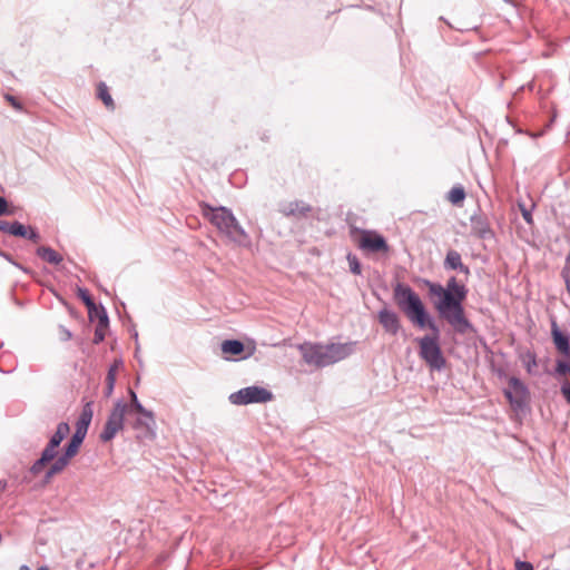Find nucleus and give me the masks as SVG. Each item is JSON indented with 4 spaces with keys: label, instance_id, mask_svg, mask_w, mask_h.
Listing matches in <instances>:
<instances>
[{
    "label": "nucleus",
    "instance_id": "0eeeda50",
    "mask_svg": "<svg viewBox=\"0 0 570 570\" xmlns=\"http://www.w3.org/2000/svg\"><path fill=\"white\" fill-rule=\"evenodd\" d=\"M128 412V404L119 400L115 403L105 428L100 433V440L104 442L111 441L116 434L124 429L125 415Z\"/></svg>",
    "mask_w": 570,
    "mask_h": 570
},
{
    "label": "nucleus",
    "instance_id": "f3484780",
    "mask_svg": "<svg viewBox=\"0 0 570 570\" xmlns=\"http://www.w3.org/2000/svg\"><path fill=\"white\" fill-rule=\"evenodd\" d=\"M134 429H142L146 432H153L155 426V417L151 411H148L147 414H138L137 419L132 424Z\"/></svg>",
    "mask_w": 570,
    "mask_h": 570
},
{
    "label": "nucleus",
    "instance_id": "72a5a7b5",
    "mask_svg": "<svg viewBox=\"0 0 570 570\" xmlns=\"http://www.w3.org/2000/svg\"><path fill=\"white\" fill-rule=\"evenodd\" d=\"M11 214H12V210L9 209L8 202L6 200V198L0 196V216L11 215Z\"/></svg>",
    "mask_w": 570,
    "mask_h": 570
},
{
    "label": "nucleus",
    "instance_id": "37998d69",
    "mask_svg": "<svg viewBox=\"0 0 570 570\" xmlns=\"http://www.w3.org/2000/svg\"><path fill=\"white\" fill-rule=\"evenodd\" d=\"M566 263H567L568 265H570V249H569V253H568V255H567V257H566Z\"/></svg>",
    "mask_w": 570,
    "mask_h": 570
},
{
    "label": "nucleus",
    "instance_id": "c85d7f7f",
    "mask_svg": "<svg viewBox=\"0 0 570 570\" xmlns=\"http://www.w3.org/2000/svg\"><path fill=\"white\" fill-rule=\"evenodd\" d=\"M347 262H348L350 271L355 275H360L362 269H361V264H360L357 257L355 255L348 254Z\"/></svg>",
    "mask_w": 570,
    "mask_h": 570
},
{
    "label": "nucleus",
    "instance_id": "6ab92c4d",
    "mask_svg": "<svg viewBox=\"0 0 570 570\" xmlns=\"http://www.w3.org/2000/svg\"><path fill=\"white\" fill-rule=\"evenodd\" d=\"M71 456H66V453L63 452L62 455L56 459V461L51 464L49 470L46 473V480H50L55 474L60 473L66 469V466L69 464V461L71 460Z\"/></svg>",
    "mask_w": 570,
    "mask_h": 570
},
{
    "label": "nucleus",
    "instance_id": "ddd939ff",
    "mask_svg": "<svg viewBox=\"0 0 570 570\" xmlns=\"http://www.w3.org/2000/svg\"><path fill=\"white\" fill-rule=\"evenodd\" d=\"M58 448L51 444H47L43 449L41 456L31 465L30 472L33 475H38L45 468L46 464L56 459L58 454Z\"/></svg>",
    "mask_w": 570,
    "mask_h": 570
},
{
    "label": "nucleus",
    "instance_id": "a878e982",
    "mask_svg": "<svg viewBox=\"0 0 570 570\" xmlns=\"http://www.w3.org/2000/svg\"><path fill=\"white\" fill-rule=\"evenodd\" d=\"M98 97L107 108L114 109V100L108 91V87L104 82H100L98 86Z\"/></svg>",
    "mask_w": 570,
    "mask_h": 570
},
{
    "label": "nucleus",
    "instance_id": "473e14b6",
    "mask_svg": "<svg viewBox=\"0 0 570 570\" xmlns=\"http://www.w3.org/2000/svg\"><path fill=\"white\" fill-rule=\"evenodd\" d=\"M23 238H28V239L32 240L33 243H38L40 239V235L33 227L28 226L27 227V236H24Z\"/></svg>",
    "mask_w": 570,
    "mask_h": 570
},
{
    "label": "nucleus",
    "instance_id": "9b49d317",
    "mask_svg": "<svg viewBox=\"0 0 570 570\" xmlns=\"http://www.w3.org/2000/svg\"><path fill=\"white\" fill-rule=\"evenodd\" d=\"M377 318L386 333L391 335L399 333L401 323L400 317L395 312L387 308H382L377 314Z\"/></svg>",
    "mask_w": 570,
    "mask_h": 570
},
{
    "label": "nucleus",
    "instance_id": "9d476101",
    "mask_svg": "<svg viewBox=\"0 0 570 570\" xmlns=\"http://www.w3.org/2000/svg\"><path fill=\"white\" fill-rule=\"evenodd\" d=\"M551 337L556 350L563 356H570V335L560 330L556 320L551 321Z\"/></svg>",
    "mask_w": 570,
    "mask_h": 570
},
{
    "label": "nucleus",
    "instance_id": "79ce46f5",
    "mask_svg": "<svg viewBox=\"0 0 570 570\" xmlns=\"http://www.w3.org/2000/svg\"><path fill=\"white\" fill-rule=\"evenodd\" d=\"M7 99H8L9 101H11V104H12L16 108H19V105H18V104H16V101H14V98H13V97H11V96H7Z\"/></svg>",
    "mask_w": 570,
    "mask_h": 570
},
{
    "label": "nucleus",
    "instance_id": "4c0bfd02",
    "mask_svg": "<svg viewBox=\"0 0 570 570\" xmlns=\"http://www.w3.org/2000/svg\"><path fill=\"white\" fill-rule=\"evenodd\" d=\"M60 333H61V340L68 341L71 338V333L69 330H67L65 327H60Z\"/></svg>",
    "mask_w": 570,
    "mask_h": 570
},
{
    "label": "nucleus",
    "instance_id": "1a4fd4ad",
    "mask_svg": "<svg viewBox=\"0 0 570 570\" xmlns=\"http://www.w3.org/2000/svg\"><path fill=\"white\" fill-rule=\"evenodd\" d=\"M358 247L370 253H385L389 250V245L384 237L370 230L362 232L358 238Z\"/></svg>",
    "mask_w": 570,
    "mask_h": 570
},
{
    "label": "nucleus",
    "instance_id": "7ed1b4c3",
    "mask_svg": "<svg viewBox=\"0 0 570 570\" xmlns=\"http://www.w3.org/2000/svg\"><path fill=\"white\" fill-rule=\"evenodd\" d=\"M202 213L229 240L242 244L247 239L246 232L238 224L230 209L226 207H212L205 204L202 206Z\"/></svg>",
    "mask_w": 570,
    "mask_h": 570
},
{
    "label": "nucleus",
    "instance_id": "412c9836",
    "mask_svg": "<svg viewBox=\"0 0 570 570\" xmlns=\"http://www.w3.org/2000/svg\"><path fill=\"white\" fill-rule=\"evenodd\" d=\"M78 297L85 303L88 308L90 320L95 318V315H98L100 308L96 306L95 302L90 297L89 293L85 288H78Z\"/></svg>",
    "mask_w": 570,
    "mask_h": 570
},
{
    "label": "nucleus",
    "instance_id": "423d86ee",
    "mask_svg": "<svg viewBox=\"0 0 570 570\" xmlns=\"http://www.w3.org/2000/svg\"><path fill=\"white\" fill-rule=\"evenodd\" d=\"M273 393L262 386H247L229 395L230 403L247 405L252 403H267L273 400Z\"/></svg>",
    "mask_w": 570,
    "mask_h": 570
},
{
    "label": "nucleus",
    "instance_id": "58836bf2",
    "mask_svg": "<svg viewBox=\"0 0 570 570\" xmlns=\"http://www.w3.org/2000/svg\"><path fill=\"white\" fill-rule=\"evenodd\" d=\"M0 256H1V257H3V258H6L8 262H10V263L14 264L17 267H19V268H21V269H22V267H21L19 264H17V263H14V262L12 261V258H11V256H10L9 254H7V253L2 252L1 249H0ZM23 271H24V272H27V269H24V268H23Z\"/></svg>",
    "mask_w": 570,
    "mask_h": 570
},
{
    "label": "nucleus",
    "instance_id": "4468645a",
    "mask_svg": "<svg viewBox=\"0 0 570 570\" xmlns=\"http://www.w3.org/2000/svg\"><path fill=\"white\" fill-rule=\"evenodd\" d=\"M98 318V324L95 330L94 343L99 344L105 340L106 331L109 324L108 315L104 307H100V312L98 315H95Z\"/></svg>",
    "mask_w": 570,
    "mask_h": 570
},
{
    "label": "nucleus",
    "instance_id": "c756f323",
    "mask_svg": "<svg viewBox=\"0 0 570 570\" xmlns=\"http://www.w3.org/2000/svg\"><path fill=\"white\" fill-rule=\"evenodd\" d=\"M554 371L557 375H570V361H557Z\"/></svg>",
    "mask_w": 570,
    "mask_h": 570
},
{
    "label": "nucleus",
    "instance_id": "f257e3e1",
    "mask_svg": "<svg viewBox=\"0 0 570 570\" xmlns=\"http://www.w3.org/2000/svg\"><path fill=\"white\" fill-rule=\"evenodd\" d=\"M428 286L430 294L439 297L434 306L441 318L445 320L460 334L472 328L462 305L468 294L464 285L459 284L455 277H451L445 287L431 282H428Z\"/></svg>",
    "mask_w": 570,
    "mask_h": 570
},
{
    "label": "nucleus",
    "instance_id": "b1692460",
    "mask_svg": "<svg viewBox=\"0 0 570 570\" xmlns=\"http://www.w3.org/2000/svg\"><path fill=\"white\" fill-rule=\"evenodd\" d=\"M70 428L69 424L66 422H61L58 424L56 432L49 440V444L59 446L62 440L69 434Z\"/></svg>",
    "mask_w": 570,
    "mask_h": 570
},
{
    "label": "nucleus",
    "instance_id": "7c9ffc66",
    "mask_svg": "<svg viewBox=\"0 0 570 570\" xmlns=\"http://www.w3.org/2000/svg\"><path fill=\"white\" fill-rule=\"evenodd\" d=\"M561 277L566 284L567 292L570 294V265H568L567 263L561 269Z\"/></svg>",
    "mask_w": 570,
    "mask_h": 570
},
{
    "label": "nucleus",
    "instance_id": "cd10ccee",
    "mask_svg": "<svg viewBox=\"0 0 570 570\" xmlns=\"http://www.w3.org/2000/svg\"><path fill=\"white\" fill-rule=\"evenodd\" d=\"M27 227L28 226H24V225H22L19 222H13L12 223V227L9 230V234L13 235V236H17V237H22L23 238L24 236H27Z\"/></svg>",
    "mask_w": 570,
    "mask_h": 570
},
{
    "label": "nucleus",
    "instance_id": "e433bc0d",
    "mask_svg": "<svg viewBox=\"0 0 570 570\" xmlns=\"http://www.w3.org/2000/svg\"><path fill=\"white\" fill-rule=\"evenodd\" d=\"M11 227H12V223H9L6 220H0V230L1 232L9 234V230L11 229Z\"/></svg>",
    "mask_w": 570,
    "mask_h": 570
},
{
    "label": "nucleus",
    "instance_id": "f03ea898",
    "mask_svg": "<svg viewBox=\"0 0 570 570\" xmlns=\"http://www.w3.org/2000/svg\"><path fill=\"white\" fill-rule=\"evenodd\" d=\"M354 343H312L298 345L304 362L315 367H326L345 360L354 352Z\"/></svg>",
    "mask_w": 570,
    "mask_h": 570
},
{
    "label": "nucleus",
    "instance_id": "dca6fc26",
    "mask_svg": "<svg viewBox=\"0 0 570 570\" xmlns=\"http://www.w3.org/2000/svg\"><path fill=\"white\" fill-rule=\"evenodd\" d=\"M444 267L449 269H459L465 274H469V268L462 263L460 253L454 249L448 252L444 261Z\"/></svg>",
    "mask_w": 570,
    "mask_h": 570
},
{
    "label": "nucleus",
    "instance_id": "c9c22d12",
    "mask_svg": "<svg viewBox=\"0 0 570 570\" xmlns=\"http://www.w3.org/2000/svg\"><path fill=\"white\" fill-rule=\"evenodd\" d=\"M515 569L517 570H533V566L527 561H517Z\"/></svg>",
    "mask_w": 570,
    "mask_h": 570
},
{
    "label": "nucleus",
    "instance_id": "5701e85b",
    "mask_svg": "<svg viewBox=\"0 0 570 570\" xmlns=\"http://www.w3.org/2000/svg\"><path fill=\"white\" fill-rule=\"evenodd\" d=\"M85 438H86V434H82L80 432H76L75 431V433L71 436L68 445L65 449L66 456L73 458L78 453L79 448H80V445H81V443H82Z\"/></svg>",
    "mask_w": 570,
    "mask_h": 570
},
{
    "label": "nucleus",
    "instance_id": "ea45409f",
    "mask_svg": "<svg viewBox=\"0 0 570 570\" xmlns=\"http://www.w3.org/2000/svg\"><path fill=\"white\" fill-rule=\"evenodd\" d=\"M19 570H31L28 566L23 564ZM38 570H49L48 567H40Z\"/></svg>",
    "mask_w": 570,
    "mask_h": 570
},
{
    "label": "nucleus",
    "instance_id": "39448f33",
    "mask_svg": "<svg viewBox=\"0 0 570 570\" xmlns=\"http://www.w3.org/2000/svg\"><path fill=\"white\" fill-rule=\"evenodd\" d=\"M429 328L433 334L425 335L419 340L420 357L432 370L441 371L445 366V358L439 344L440 330L434 322L429 323Z\"/></svg>",
    "mask_w": 570,
    "mask_h": 570
},
{
    "label": "nucleus",
    "instance_id": "aec40b11",
    "mask_svg": "<svg viewBox=\"0 0 570 570\" xmlns=\"http://www.w3.org/2000/svg\"><path fill=\"white\" fill-rule=\"evenodd\" d=\"M220 348L225 355H239L245 346L238 340H226L222 343Z\"/></svg>",
    "mask_w": 570,
    "mask_h": 570
},
{
    "label": "nucleus",
    "instance_id": "4be33fe9",
    "mask_svg": "<svg viewBox=\"0 0 570 570\" xmlns=\"http://www.w3.org/2000/svg\"><path fill=\"white\" fill-rule=\"evenodd\" d=\"M120 365H121L120 361H115V363L110 366V368L107 373L106 389H105V395L107 397H109L114 392L115 383H116V375H117L118 367Z\"/></svg>",
    "mask_w": 570,
    "mask_h": 570
},
{
    "label": "nucleus",
    "instance_id": "a211bd4d",
    "mask_svg": "<svg viewBox=\"0 0 570 570\" xmlns=\"http://www.w3.org/2000/svg\"><path fill=\"white\" fill-rule=\"evenodd\" d=\"M37 255L42 258L43 261L58 265L62 262V256L57 253L55 249L48 246H41L37 249Z\"/></svg>",
    "mask_w": 570,
    "mask_h": 570
},
{
    "label": "nucleus",
    "instance_id": "a19ab883",
    "mask_svg": "<svg viewBox=\"0 0 570 570\" xmlns=\"http://www.w3.org/2000/svg\"><path fill=\"white\" fill-rule=\"evenodd\" d=\"M523 218L527 220V222H530L531 220V216H530V213L527 212V210H523Z\"/></svg>",
    "mask_w": 570,
    "mask_h": 570
},
{
    "label": "nucleus",
    "instance_id": "f704fd0d",
    "mask_svg": "<svg viewBox=\"0 0 570 570\" xmlns=\"http://www.w3.org/2000/svg\"><path fill=\"white\" fill-rule=\"evenodd\" d=\"M561 393H562L563 397L566 399V401L570 404V383L569 382L566 381L562 383Z\"/></svg>",
    "mask_w": 570,
    "mask_h": 570
},
{
    "label": "nucleus",
    "instance_id": "6e6552de",
    "mask_svg": "<svg viewBox=\"0 0 570 570\" xmlns=\"http://www.w3.org/2000/svg\"><path fill=\"white\" fill-rule=\"evenodd\" d=\"M504 395L515 412L523 411L530 397L527 385L515 376L509 377Z\"/></svg>",
    "mask_w": 570,
    "mask_h": 570
},
{
    "label": "nucleus",
    "instance_id": "f8f14e48",
    "mask_svg": "<svg viewBox=\"0 0 570 570\" xmlns=\"http://www.w3.org/2000/svg\"><path fill=\"white\" fill-rule=\"evenodd\" d=\"M279 212L287 217H304L311 212V206L302 200L285 202L279 205Z\"/></svg>",
    "mask_w": 570,
    "mask_h": 570
},
{
    "label": "nucleus",
    "instance_id": "2eb2a0df",
    "mask_svg": "<svg viewBox=\"0 0 570 570\" xmlns=\"http://www.w3.org/2000/svg\"><path fill=\"white\" fill-rule=\"evenodd\" d=\"M92 415H94V412H92L91 403L85 404V406L82 407V411L80 413V416L78 417L77 423H76V432L87 434L88 428L92 420Z\"/></svg>",
    "mask_w": 570,
    "mask_h": 570
},
{
    "label": "nucleus",
    "instance_id": "2f4dec72",
    "mask_svg": "<svg viewBox=\"0 0 570 570\" xmlns=\"http://www.w3.org/2000/svg\"><path fill=\"white\" fill-rule=\"evenodd\" d=\"M525 367H527V371L529 373H532V368L537 366V358H535V354L534 353H531V352H528L525 354Z\"/></svg>",
    "mask_w": 570,
    "mask_h": 570
},
{
    "label": "nucleus",
    "instance_id": "bb28decb",
    "mask_svg": "<svg viewBox=\"0 0 570 570\" xmlns=\"http://www.w3.org/2000/svg\"><path fill=\"white\" fill-rule=\"evenodd\" d=\"M464 198L465 191L461 186H455L449 191L448 199L454 205L462 203Z\"/></svg>",
    "mask_w": 570,
    "mask_h": 570
},
{
    "label": "nucleus",
    "instance_id": "20e7f679",
    "mask_svg": "<svg viewBox=\"0 0 570 570\" xmlns=\"http://www.w3.org/2000/svg\"><path fill=\"white\" fill-rule=\"evenodd\" d=\"M394 299L411 322L421 328L429 327L431 321L428 320L424 305L420 296L410 286L397 284L394 287Z\"/></svg>",
    "mask_w": 570,
    "mask_h": 570
},
{
    "label": "nucleus",
    "instance_id": "393cba45",
    "mask_svg": "<svg viewBox=\"0 0 570 570\" xmlns=\"http://www.w3.org/2000/svg\"><path fill=\"white\" fill-rule=\"evenodd\" d=\"M129 395L131 399V403H130V405H128L127 413L136 412L137 414H147L148 415V410L142 406V404L139 402V400L137 397V394L132 390H129Z\"/></svg>",
    "mask_w": 570,
    "mask_h": 570
}]
</instances>
